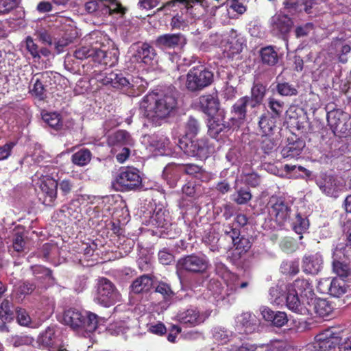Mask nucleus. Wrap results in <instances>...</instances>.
I'll return each mask as SVG.
<instances>
[{
    "label": "nucleus",
    "mask_w": 351,
    "mask_h": 351,
    "mask_svg": "<svg viewBox=\"0 0 351 351\" xmlns=\"http://www.w3.org/2000/svg\"><path fill=\"white\" fill-rule=\"evenodd\" d=\"M177 99L171 93H149L140 103V112L153 125L172 112L177 107Z\"/></svg>",
    "instance_id": "obj_1"
},
{
    "label": "nucleus",
    "mask_w": 351,
    "mask_h": 351,
    "mask_svg": "<svg viewBox=\"0 0 351 351\" xmlns=\"http://www.w3.org/2000/svg\"><path fill=\"white\" fill-rule=\"evenodd\" d=\"M63 320L72 329L83 330L86 332H94L98 326V316L96 314L75 308L64 311Z\"/></svg>",
    "instance_id": "obj_2"
},
{
    "label": "nucleus",
    "mask_w": 351,
    "mask_h": 351,
    "mask_svg": "<svg viewBox=\"0 0 351 351\" xmlns=\"http://www.w3.org/2000/svg\"><path fill=\"white\" fill-rule=\"evenodd\" d=\"M213 80V73L204 65L195 66L186 74V88L191 93H197L209 86Z\"/></svg>",
    "instance_id": "obj_3"
},
{
    "label": "nucleus",
    "mask_w": 351,
    "mask_h": 351,
    "mask_svg": "<svg viewBox=\"0 0 351 351\" xmlns=\"http://www.w3.org/2000/svg\"><path fill=\"white\" fill-rule=\"evenodd\" d=\"M117 191L127 192L138 189L142 186L140 171L134 167H122L112 182Z\"/></svg>",
    "instance_id": "obj_4"
},
{
    "label": "nucleus",
    "mask_w": 351,
    "mask_h": 351,
    "mask_svg": "<svg viewBox=\"0 0 351 351\" xmlns=\"http://www.w3.org/2000/svg\"><path fill=\"white\" fill-rule=\"evenodd\" d=\"M209 265V260L206 255L191 254L179 258L176 267L180 271L203 274L208 270Z\"/></svg>",
    "instance_id": "obj_5"
},
{
    "label": "nucleus",
    "mask_w": 351,
    "mask_h": 351,
    "mask_svg": "<svg viewBox=\"0 0 351 351\" xmlns=\"http://www.w3.org/2000/svg\"><path fill=\"white\" fill-rule=\"evenodd\" d=\"M268 209L269 215L280 226H284L289 220L291 209L285 197L272 195L268 202Z\"/></svg>",
    "instance_id": "obj_6"
},
{
    "label": "nucleus",
    "mask_w": 351,
    "mask_h": 351,
    "mask_svg": "<svg viewBox=\"0 0 351 351\" xmlns=\"http://www.w3.org/2000/svg\"><path fill=\"white\" fill-rule=\"evenodd\" d=\"M121 295L114 285L108 278L99 280L95 301L105 306L109 307L120 300Z\"/></svg>",
    "instance_id": "obj_7"
},
{
    "label": "nucleus",
    "mask_w": 351,
    "mask_h": 351,
    "mask_svg": "<svg viewBox=\"0 0 351 351\" xmlns=\"http://www.w3.org/2000/svg\"><path fill=\"white\" fill-rule=\"evenodd\" d=\"M246 46L245 40L241 34L232 29L227 38L221 42L222 56L224 58L233 59L236 55L239 54L244 47Z\"/></svg>",
    "instance_id": "obj_8"
},
{
    "label": "nucleus",
    "mask_w": 351,
    "mask_h": 351,
    "mask_svg": "<svg viewBox=\"0 0 351 351\" xmlns=\"http://www.w3.org/2000/svg\"><path fill=\"white\" fill-rule=\"evenodd\" d=\"M308 124L307 129L302 131L306 134H313V136L317 138L319 144L317 147L320 149V152L323 154L319 158L320 162H328V149L329 144L328 143V139L327 137L328 131L323 124L318 120H313V121L306 123Z\"/></svg>",
    "instance_id": "obj_9"
},
{
    "label": "nucleus",
    "mask_w": 351,
    "mask_h": 351,
    "mask_svg": "<svg viewBox=\"0 0 351 351\" xmlns=\"http://www.w3.org/2000/svg\"><path fill=\"white\" fill-rule=\"evenodd\" d=\"M55 73L51 71L36 73L31 80L29 93L39 100L47 97V87L52 84Z\"/></svg>",
    "instance_id": "obj_10"
},
{
    "label": "nucleus",
    "mask_w": 351,
    "mask_h": 351,
    "mask_svg": "<svg viewBox=\"0 0 351 351\" xmlns=\"http://www.w3.org/2000/svg\"><path fill=\"white\" fill-rule=\"evenodd\" d=\"M130 60L133 63H143L149 65L157 53L154 47L147 42H136L130 47Z\"/></svg>",
    "instance_id": "obj_11"
},
{
    "label": "nucleus",
    "mask_w": 351,
    "mask_h": 351,
    "mask_svg": "<svg viewBox=\"0 0 351 351\" xmlns=\"http://www.w3.org/2000/svg\"><path fill=\"white\" fill-rule=\"evenodd\" d=\"M250 106L248 96L240 97L232 106L230 110L231 117L230 121L233 125L239 128L247 119V108Z\"/></svg>",
    "instance_id": "obj_12"
},
{
    "label": "nucleus",
    "mask_w": 351,
    "mask_h": 351,
    "mask_svg": "<svg viewBox=\"0 0 351 351\" xmlns=\"http://www.w3.org/2000/svg\"><path fill=\"white\" fill-rule=\"evenodd\" d=\"M58 183L51 177L45 178L40 184L41 193L39 199L45 206H52L57 198Z\"/></svg>",
    "instance_id": "obj_13"
},
{
    "label": "nucleus",
    "mask_w": 351,
    "mask_h": 351,
    "mask_svg": "<svg viewBox=\"0 0 351 351\" xmlns=\"http://www.w3.org/2000/svg\"><path fill=\"white\" fill-rule=\"evenodd\" d=\"M210 316L207 311L199 312L197 308H189L179 313L178 318L179 322L188 327H195L204 323Z\"/></svg>",
    "instance_id": "obj_14"
},
{
    "label": "nucleus",
    "mask_w": 351,
    "mask_h": 351,
    "mask_svg": "<svg viewBox=\"0 0 351 351\" xmlns=\"http://www.w3.org/2000/svg\"><path fill=\"white\" fill-rule=\"evenodd\" d=\"M99 82L103 85H110L114 88L121 90H128L132 86L129 79L119 71L106 73L105 75L99 80Z\"/></svg>",
    "instance_id": "obj_15"
},
{
    "label": "nucleus",
    "mask_w": 351,
    "mask_h": 351,
    "mask_svg": "<svg viewBox=\"0 0 351 351\" xmlns=\"http://www.w3.org/2000/svg\"><path fill=\"white\" fill-rule=\"evenodd\" d=\"M287 141V145L281 151L282 157L287 159L298 158L305 147L304 141L292 134L288 137Z\"/></svg>",
    "instance_id": "obj_16"
},
{
    "label": "nucleus",
    "mask_w": 351,
    "mask_h": 351,
    "mask_svg": "<svg viewBox=\"0 0 351 351\" xmlns=\"http://www.w3.org/2000/svg\"><path fill=\"white\" fill-rule=\"evenodd\" d=\"M186 38L181 33L165 34L157 37L155 45L162 49H171L185 45Z\"/></svg>",
    "instance_id": "obj_17"
},
{
    "label": "nucleus",
    "mask_w": 351,
    "mask_h": 351,
    "mask_svg": "<svg viewBox=\"0 0 351 351\" xmlns=\"http://www.w3.org/2000/svg\"><path fill=\"white\" fill-rule=\"evenodd\" d=\"M276 116L271 112L267 111L263 113L259 117L258 122L259 132L262 136H271L277 131Z\"/></svg>",
    "instance_id": "obj_18"
},
{
    "label": "nucleus",
    "mask_w": 351,
    "mask_h": 351,
    "mask_svg": "<svg viewBox=\"0 0 351 351\" xmlns=\"http://www.w3.org/2000/svg\"><path fill=\"white\" fill-rule=\"evenodd\" d=\"M171 172H183L198 179H202L203 176L206 173L202 166L194 163L175 164L173 167L167 169L165 175L169 178V173Z\"/></svg>",
    "instance_id": "obj_19"
},
{
    "label": "nucleus",
    "mask_w": 351,
    "mask_h": 351,
    "mask_svg": "<svg viewBox=\"0 0 351 351\" xmlns=\"http://www.w3.org/2000/svg\"><path fill=\"white\" fill-rule=\"evenodd\" d=\"M210 117L208 124V132L213 138H216L219 134L228 132L234 126L230 121H225L224 116L221 114L217 117L215 115Z\"/></svg>",
    "instance_id": "obj_20"
},
{
    "label": "nucleus",
    "mask_w": 351,
    "mask_h": 351,
    "mask_svg": "<svg viewBox=\"0 0 351 351\" xmlns=\"http://www.w3.org/2000/svg\"><path fill=\"white\" fill-rule=\"evenodd\" d=\"M199 104L202 111L210 117L219 111L220 102L217 94H206L199 97Z\"/></svg>",
    "instance_id": "obj_21"
},
{
    "label": "nucleus",
    "mask_w": 351,
    "mask_h": 351,
    "mask_svg": "<svg viewBox=\"0 0 351 351\" xmlns=\"http://www.w3.org/2000/svg\"><path fill=\"white\" fill-rule=\"evenodd\" d=\"M267 91V86L261 82H254L250 91V96H248L250 107L255 108L261 106L264 101Z\"/></svg>",
    "instance_id": "obj_22"
},
{
    "label": "nucleus",
    "mask_w": 351,
    "mask_h": 351,
    "mask_svg": "<svg viewBox=\"0 0 351 351\" xmlns=\"http://www.w3.org/2000/svg\"><path fill=\"white\" fill-rule=\"evenodd\" d=\"M94 62L111 67L117 63L118 56L113 51L106 50L105 46H103L102 48L96 47Z\"/></svg>",
    "instance_id": "obj_23"
},
{
    "label": "nucleus",
    "mask_w": 351,
    "mask_h": 351,
    "mask_svg": "<svg viewBox=\"0 0 351 351\" xmlns=\"http://www.w3.org/2000/svg\"><path fill=\"white\" fill-rule=\"evenodd\" d=\"M261 315L265 320L271 322L276 327H282L288 322L287 314L285 312L274 311L267 306L261 308Z\"/></svg>",
    "instance_id": "obj_24"
},
{
    "label": "nucleus",
    "mask_w": 351,
    "mask_h": 351,
    "mask_svg": "<svg viewBox=\"0 0 351 351\" xmlns=\"http://www.w3.org/2000/svg\"><path fill=\"white\" fill-rule=\"evenodd\" d=\"M334 123H330V129L335 135L347 134L350 130V124L346 122L347 115L338 111H330Z\"/></svg>",
    "instance_id": "obj_25"
},
{
    "label": "nucleus",
    "mask_w": 351,
    "mask_h": 351,
    "mask_svg": "<svg viewBox=\"0 0 351 351\" xmlns=\"http://www.w3.org/2000/svg\"><path fill=\"white\" fill-rule=\"evenodd\" d=\"M302 267L303 271L306 274H318L322 267V256L318 254L304 256Z\"/></svg>",
    "instance_id": "obj_26"
},
{
    "label": "nucleus",
    "mask_w": 351,
    "mask_h": 351,
    "mask_svg": "<svg viewBox=\"0 0 351 351\" xmlns=\"http://www.w3.org/2000/svg\"><path fill=\"white\" fill-rule=\"evenodd\" d=\"M152 278L147 274H143L132 282L130 286V291L133 294L147 293L152 289Z\"/></svg>",
    "instance_id": "obj_27"
},
{
    "label": "nucleus",
    "mask_w": 351,
    "mask_h": 351,
    "mask_svg": "<svg viewBox=\"0 0 351 351\" xmlns=\"http://www.w3.org/2000/svg\"><path fill=\"white\" fill-rule=\"evenodd\" d=\"M108 144L110 146L133 145L134 140L130 134L124 130H119L108 137Z\"/></svg>",
    "instance_id": "obj_28"
},
{
    "label": "nucleus",
    "mask_w": 351,
    "mask_h": 351,
    "mask_svg": "<svg viewBox=\"0 0 351 351\" xmlns=\"http://www.w3.org/2000/svg\"><path fill=\"white\" fill-rule=\"evenodd\" d=\"M293 25V22L292 19L285 14L275 16L272 19L273 31L277 32L281 35L288 34L292 28Z\"/></svg>",
    "instance_id": "obj_29"
},
{
    "label": "nucleus",
    "mask_w": 351,
    "mask_h": 351,
    "mask_svg": "<svg viewBox=\"0 0 351 351\" xmlns=\"http://www.w3.org/2000/svg\"><path fill=\"white\" fill-rule=\"evenodd\" d=\"M287 222L290 223L292 230L300 234V239H302L303 238L302 234L307 231L309 226L307 217L302 216L300 213H297L293 218L290 217Z\"/></svg>",
    "instance_id": "obj_30"
},
{
    "label": "nucleus",
    "mask_w": 351,
    "mask_h": 351,
    "mask_svg": "<svg viewBox=\"0 0 351 351\" xmlns=\"http://www.w3.org/2000/svg\"><path fill=\"white\" fill-rule=\"evenodd\" d=\"M225 2L226 0H185L184 7L188 12H191L195 5H199L204 9H217Z\"/></svg>",
    "instance_id": "obj_31"
},
{
    "label": "nucleus",
    "mask_w": 351,
    "mask_h": 351,
    "mask_svg": "<svg viewBox=\"0 0 351 351\" xmlns=\"http://www.w3.org/2000/svg\"><path fill=\"white\" fill-rule=\"evenodd\" d=\"M195 147L193 157H197L199 159H206L214 151L213 146L209 143L207 138L195 140Z\"/></svg>",
    "instance_id": "obj_32"
},
{
    "label": "nucleus",
    "mask_w": 351,
    "mask_h": 351,
    "mask_svg": "<svg viewBox=\"0 0 351 351\" xmlns=\"http://www.w3.org/2000/svg\"><path fill=\"white\" fill-rule=\"evenodd\" d=\"M261 62L267 66H275L278 62V55L272 46L262 47L259 51Z\"/></svg>",
    "instance_id": "obj_33"
},
{
    "label": "nucleus",
    "mask_w": 351,
    "mask_h": 351,
    "mask_svg": "<svg viewBox=\"0 0 351 351\" xmlns=\"http://www.w3.org/2000/svg\"><path fill=\"white\" fill-rule=\"evenodd\" d=\"M254 317L250 313H243L238 317V326H241L240 332L251 334L256 329Z\"/></svg>",
    "instance_id": "obj_34"
},
{
    "label": "nucleus",
    "mask_w": 351,
    "mask_h": 351,
    "mask_svg": "<svg viewBox=\"0 0 351 351\" xmlns=\"http://www.w3.org/2000/svg\"><path fill=\"white\" fill-rule=\"evenodd\" d=\"M102 11L105 14L112 15L114 14H124L125 8L117 0H99Z\"/></svg>",
    "instance_id": "obj_35"
},
{
    "label": "nucleus",
    "mask_w": 351,
    "mask_h": 351,
    "mask_svg": "<svg viewBox=\"0 0 351 351\" xmlns=\"http://www.w3.org/2000/svg\"><path fill=\"white\" fill-rule=\"evenodd\" d=\"M313 346L316 351H326L329 348V328H326L314 337Z\"/></svg>",
    "instance_id": "obj_36"
},
{
    "label": "nucleus",
    "mask_w": 351,
    "mask_h": 351,
    "mask_svg": "<svg viewBox=\"0 0 351 351\" xmlns=\"http://www.w3.org/2000/svg\"><path fill=\"white\" fill-rule=\"evenodd\" d=\"M150 223L156 228L167 229L170 224L169 216L166 214L165 210L159 209L154 212L150 218Z\"/></svg>",
    "instance_id": "obj_37"
},
{
    "label": "nucleus",
    "mask_w": 351,
    "mask_h": 351,
    "mask_svg": "<svg viewBox=\"0 0 351 351\" xmlns=\"http://www.w3.org/2000/svg\"><path fill=\"white\" fill-rule=\"evenodd\" d=\"M232 245L234 247V250L238 253L237 256H234L236 259H239L250 250L252 247V242L249 238L243 235H241L239 238L232 243Z\"/></svg>",
    "instance_id": "obj_38"
},
{
    "label": "nucleus",
    "mask_w": 351,
    "mask_h": 351,
    "mask_svg": "<svg viewBox=\"0 0 351 351\" xmlns=\"http://www.w3.org/2000/svg\"><path fill=\"white\" fill-rule=\"evenodd\" d=\"M92 158V154L88 149L83 148L75 152L71 156L72 162L79 167H84L88 165Z\"/></svg>",
    "instance_id": "obj_39"
},
{
    "label": "nucleus",
    "mask_w": 351,
    "mask_h": 351,
    "mask_svg": "<svg viewBox=\"0 0 351 351\" xmlns=\"http://www.w3.org/2000/svg\"><path fill=\"white\" fill-rule=\"evenodd\" d=\"M13 304L5 298L0 304V319L3 322H10L14 319Z\"/></svg>",
    "instance_id": "obj_40"
},
{
    "label": "nucleus",
    "mask_w": 351,
    "mask_h": 351,
    "mask_svg": "<svg viewBox=\"0 0 351 351\" xmlns=\"http://www.w3.org/2000/svg\"><path fill=\"white\" fill-rule=\"evenodd\" d=\"M252 197V195L248 187H241L231 195L232 200L239 205L246 204Z\"/></svg>",
    "instance_id": "obj_41"
},
{
    "label": "nucleus",
    "mask_w": 351,
    "mask_h": 351,
    "mask_svg": "<svg viewBox=\"0 0 351 351\" xmlns=\"http://www.w3.org/2000/svg\"><path fill=\"white\" fill-rule=\"evenodd\" d=\"M286 304L289 309L293 312L301 313L302 308L298 294L293 291H289L285 296Z\"/></svg>",
    "instance_id": "obj_42"
},
{
    "label": "nucleus",
    "mask_w": 351,
    "mask_h": 351,
    "mask_svg": "<svg viewBox=\"0 0 351 351\" xmlns=\"http://www.w3.org/2000/svg\"><path fill=\"white\" fill-rule=\"evenodd\" d=\"M56 341L55 329L53 327H48L38 337V342L45 346L51 348Z\"/></svg>",
    "instance_id": "obj_43"
},
{
    "label": "nucleus",
    "mask_w": 351,
    "mask_h": 351,
    "mask_svg": "<svg viewBox=\"0 0 351 351\" xmlns=\"http://www.w3.org/2000/svg\"><path fill=\"white\" fill-rule=\"evenodd\" d=\"M43 119L49 127L56 130H60L62 128L61 115L58 113H45L43 115Z\"/></svg>",
    "instance_id": "obj_44"
},
{
    "label": "nucleus",
    "mask_w": 351,
    "mask_h": 351,
    "mask_svg": "<svg viewBox=\"0 0 351 351\" xmlns=\"http://www.w3.org/2000/svg\"><path fill=\"white\" fill-rule=\"evenodd\" d=\"M276 88L277 93L283 97L296 96L298 94L295 86L287 82H278Z\"/></svg>",
    "instance_id": "obj_45"
},
{
    "label": "nucleus",
    "mask_w": 351,
    "mask_h": 351,
    "mask_svg": "<svg viewBox=\"0 0 351 351\" xmlns=\"http://www.w3.org/2000/svg\"><path fill=\"white\" fill-rule=\"evenodd\" d=\"M293 287L294 290L292 291L298 293V294L300 293L301 295L303 294L307 295L308 293L311 294L313 293V286L306 279L298 278L295 280L293 283Z\"/></svg>",
    "instance_id": "obj_46"
},
{
    "label": "nucleus",
    "mask_w": 351,
    "mask_h": 351,
    "mask_svg": "<svg viewBox=\"0 0 351 351\" xmlns=\"http://www.w3.org/2000/svg\"><path fill=\"white\" fill-rule=\"evenodd\" d=\"M36 289L33 282L24 281L21 282L15 289V294L17 298L23 300L26 295L31 294Z\"/></svg>",
    "instance_id": "obj_47"
},
{
    "label": "nucleus",
    "mask_w": 351,
    "mask_h": 351,
    "mask_svg": "<svg viewBox=\"0 0 351 351\" xmlns=\"http://www.w3.org/2000/svg\"><path fill=\"white\" fill-rule=\"evenodd\" d=\"M280 271L286 275L289 276H293L296 275L299 271V262L297 261H283L280 265Z\"/></svg>",
    "instance_id": "obj_48"
},
{
    "label": "nucleus",
    "mask_w": 351,
    "mask_h": 351,
    "mask_svg": "<svg viewBox=\"0 0 351 351\" xmlns=\"http://www.w3.org/2000/svg\"><path fill=\"white\" fill-rule=\"evenodd\" d=\"M149 143L152 147H154L156 149H158V151H160L165 149V148L170 143V141L167 136L164 135L154 134L151 137Z\"/></svg>",
    "instance_id": "obj_49"
},
{
    "label": "nucleus",
    "mask_w": 351,
    "mask_h": 351,
    "mask_svg": "<svg viewBox=\"0 0 351 351\" xmlns=\"http://www.w3.org/2000/svg\"><path fill=\"white\" fill-rule=\"evenodd\" d=\"M22 0H0V15H5L17 9Z\"/></svg>",
    "instance_id": "obj_50"
},
{
    "label": "nucleus",
    "mask_w": 351,
    "mask_h": 351,
    "mask_svg": "<svg viewBox=\"0 0 351 351\" xmlns=\"http://www.w3.org/2000/svg\"><path fill=\"white\" fill-rule=\"evenodd\" d=\"M178 146L186 155L193 157L195 149V140H191L187 137H183L179 140Z\"/></svg>",
    "instance_id": "obj_51"
},
{
    "label": "nucleus",
    "mask_w": 351,
    "mask_h": 351,
    "mask_svg": "<svg viewBox=\"0 0 351 351\" xmlns=\"http://www.w3.org/2000/svg\"><path fill=\"white\" fill-rule=\"evenodd\" d=\"M345 281L341 278H333L330 282V296L338 298L345 291Z\"/></svg>",
    "instance_id": "obj_52"
},
{
    "label": "nucleus",
    "mask_w": 351,
    "mask_h": 351,
    "mask_svg": "<svg viewBox=\"0 0 351 351\" xmlns=\"http://www.w3.org/2000/svg\"><path fill=\"white\" fill-rule=\"evenodd\" d=\"M267 106L272 112L271 114L279 119L284 110L285 103L273 97H270L268 98Z\"/></svg>",
    "instance_id": "obj_53"
},
{
    "label": "nucleus",
    "mask_w": 351,
    "mask_h": 351,
    "mask_svg": "<svg viewBox=\"0 0 351 351\" xmlns=\"http://www.w3.org/2000/svg\"><path fill=\"white\" fill-rule=\"evenodd\" d=\"M315 312L320 317L328 320L329 315V302L326 299H318L315 304Z\"/></svg>",
    "instance_id": "obj_54"
},
{
    "label": "nucleus",
    "mask_w": 351,
    "mask_h": 351,
    "mask_svg": "<svg viewBox=\"0 0 351 351\" xmlns=\"http://www.w3.org/2000/svg\"><path fill=\"white\" fill-rule=\"evenodd\" d=\"M223 232L224 235L229 237L233 243L241 236V230L235 223H229L223 224Z\"/></svg>",
    "instance_id": "obj_55"
},
{
    "label": "nucleus",
    "mask_w": 351,
    "mask_h": 351,
    "mask_svg": "<svg viewBox=\"0 0 351 351\" xmlns=\"http://www.w3.org/2000/svg\"><path fill=\"white\" fill-rule=\"evenodd\" d=\"M215 272L216 274L225 279L227 282H229L228 279L230 280L232 279H237V275L232 273L226 265L222 263L215 264Z\"/></svg>",
    "instance_id": "obj_56"
},
{
    "label": "nucleus",
    "mask_w": 351,
    "mask_h": 351,
    "mask_svg": "<svg viewBox=\"0 0 351 351\" xmlns=\"http://www.w3.org/2000/svg\"><path fill=\"white\" fill-rule=\"evenodd\" d=\"M16 321L19 325L28 326L32 323V319L27 311L21 307H17L15 310Z\"/></svg>",
    "instance_id": "obj_57"
},
{
    "label": "nucleus",
    "mask_w": 351,
    "mask_h": 351,
    "mask_svg": "<svg viewBox=\"0 0 351 351\" xmlns=\"http://www.w3.org/2000/svg\"><path fill=\"white\" fill-rule=\"evenodd\" d=\"M232 283L226 282L227 285V295H230L237 291L239 289H245L249 286V282L247 281L239 282V278L237 276V279H232Z\"/></svg>",
    "instance_id": "obj_58"
},
{
    "label": "nucleus",
    "mask_w": 351,
    "mask_h": 351,
    "mask_svg": "<svg viewBox=\"0 0 351 351\" xmlns=\"http://www.w3.org/2000/svg\"><path fill=\"white\" fill-rule=\"evenodd\" d=\"M96 51V47L90 48L88 47H82L74 51V56L79 60H84L92 57L94 60V56Z\"/></svg>",
    "instance_id": "obj_59"
},
{
    "label": "nucleus",
    "mask_w": 351,
    "mask_h": 351,
    "mask_svg": "<svg viewBox=\"0 0 351 351\" xmlns=\"http://www.w3.org/2000/svg\"><path fill=\"white\" fill-rule=\"evenodd\" d=\"M341 339L337 336H334V333H330V348L332 345H338V349L339 351H351V340L346 339L343 343H340Z\"/></svg>",
    "instance_id": "obj_60"
},
{
    "label": "nucleus",
    "mask_w": 351,
    "mask_h": 351,
    "mask_svg": "<svg viewBox=\"0 0 351 351\" xmlns=\"http://www.w3.org/2000/svg\"><path fill=\"white\" fill-rule=\"evenodd\" d=\"M156 292L160 293L165 300L172 298L175 294L170 285L163 281L158 282Z\"/></svg>",
    "instance_id": "obj_61"
},
{
    "label": "nucleus",
    "mask_w": 351,
    "mask_h": 351,
    "mask_svg": "<svg viewBox=\"0 0 351 351\" xmlns=\"http://www.w3.org/2000/svg\"><path fill=\"white\" fill-rule=\"evenodd\" d=\"M34 341V338L28 335H16L11 339L13 346L16 348L23 346H30Z\"/></svg>",
    "instance_id": "obj_62"
},
{
    "label": "nucleus",
    "mask_w": 351,
    "mask_h": 351,
    "mask_svg": "<svg viewBox=\"0 0 351 351\" xmlns=\"http://www.w3.org/2000/svg\"><path fill=\"white\" fill-rule=\"evenodd\" d=\"M25 241L23 232H16L12 239V247L16 252H22L24 251Z\"/></svg>",
    "instance_id": "obj_63"
},
{
    "label": "nucleus",
    "mask_w": 351,
    "mask_h": 351,
    "mask_svg": "<svg viewBox=\"0 0 351 351\" xmlns=\"http://www.w3.org/2000/svg\"><path fill=\"white\" fill-rule=\"evenodd\" d=\"M200 123L195 118L190 117L186 125V134L191 136H196L200 131Z\"/></svg>",
    "instance_id": "obj_64"
}]
</instances>
